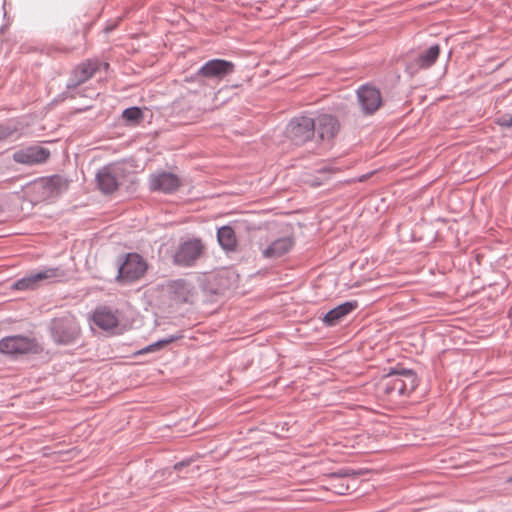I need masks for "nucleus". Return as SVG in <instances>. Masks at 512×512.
Instances as JSON below:
<instances>
[{"label":"nucleus","mask_w":512,"mask_h":512,"mask_svg":"<svg viewBox=\"0 0 512 512\" xmlns=\"http://www.w3.org/2000/svg\"><path fill=\"white\" fill-rule=\"evenodd\" d=\"M418 386L416 373L404 367L391 368L383 377L380 387L389 397L407 396Z\"/></svg>","instance_id":"1"},{"label":"nucleus","mask_w":512,"mask_h":512,"mask_svg":"<svg viewBox=\"0 0 512 512\" xmlns=\"http://www.w3.org/2000/svg\"><path fill=\"white\" fill-rule=\"evenodd\" d=\"M108 68L109 63L98 58L85 59L77 64L71 71L64 92L65 97L75 99L77 96H82L83 94L78 90V87L93 78L101 69L106 71Z\"/></svg>","instance_id":"2"},{"label":"nucleus","mask_w":512,"mask_h":512,"mask_svg":"<svg viewBox=\"0 0 512 512\" xmlns=\"http://www.w3.org/2000/svg\"><path fill=\"white\" fill-rule=\"evenodd\" d=\"M148 270L147 261L136 252H130L119 257L116 280L129 284L140 280Z\"/></svg>","instance_id":"3"},{"label":"nucleus","mask_w":512,"mask_h":512,"mask_svg":"<svg viewBox=\"0 0 512 512\" xmlns=\"http://www.w3.org/2000/svg\"><path fill=\"white\" fill-rule=\"evenodd\" d=\"M129 174L124 164L111 163L105 165L95 175L96 186L101 193L110 195L118 190Z\"/></svg>","instance_id":"4"},{"label":"nucleus","mask_w":512,"mask_h":512,"mask_svg":"<svg viewBox=\"0 0 512 512\" xmlns=\"http://www.w3.org/2000/svg\"><path fill=\"white\" fill-rule=\"evenodd\" d=\"M50 333L55 343L69 345L80 337L81 328L75 316L66 314L51 320Z\"/></svg>","instance_id":"5"},{"label":"nucleus","mask_w":512,"mask_h":512,"mask_svg":"<svg viewBox=\"0 0 512 512\" xmlns=\"http://www.w3.org/2000/svg\"><path fill=\"white\" fill-rule=\"evenodd\" d=\"M205 245L200 238L181 242L173 255V263L179 267H192L204 254Z\"/></svg>","instance_id":"6"},{"label":"nucleus","mask_w":512,"mask_h":512,"mask_svg":"<svg viewBox=\"0 0 512 512\" xmlns=\"http://www.w3.org/2000/svg\"><path fill=\"white\" fill-rule=\"evenodd\" d=\"M315 134V120L309 116H298L290 120V147L301 146Z\"/></svg>","instance_id":"7"},{"label":"nucleus","mask_w":512,"mask_h":512,"mask_svg":"<svg viewBox=\"0 0 512 512\" xmlns=\"http://www.w3.org/2000/svg\"><path fill=\"white\" fill-rule=\"evenodd\" d=\"M37 351L34 338L23 335L7 336L0 340V352L7 355H24Z\"/></svg>","instance_id":"8"},{"label":"nucleus","mask_w":512,"mask_h":512,"mask_svg":"<svg viewBox=\"0 0 512 512\" xmlns=\"http://www.w3.org/2000/svg\"><path fill=\"white\" fill-rule=\"evenodd\" d=\"M357 100L364 115H373L382 105V95L378 88L364 84L357 89Z\"/></svg>","instance_id":"9"},{"label":"nucleus","mask_w":512,"mask_h":512,"mask_svg":"<svg viewBox=\"0 0 512 512\" xmlns=\"http://www.w3.org/2000/svg\"><path fill=\"white\" fill-rule=\"evenodd\" d=\"M50 155L49 149L40 145H31L16 150L12 158L16 163L33 166L45 163Z\"/></svg>","instance_id":"10"},{"label":"nucleus","mask_w":512,"mask_h":512,"mask_svg":"<svg viewBox=\"0 0 512 512\" xmlns=\"http://www.w3.org/2000/svg\"><path fill=\"white\" fill-rule=\"evenodd\" d=\"M180 185V178L172 172L159 171L149 176V189L152 192L172 194L179 189Z\"/></svg>","instance_id":"11"},{"label":"nucleus","mask_w":512,"mask_h":512,"mask_svg":"<svg viewBox=\"0 0 512 512\" xmlns=\"http://www.w3.org/2000/svg\"><path fill=\"white\" fill-rule=\"evenodd\" d=\"M440 55V46L434 44L415 58H409L406 62L405 71L410 75H416L420 70L432 67Z\"/></svg>","instance_id":"12"},{"label":"nucleus","mask_w":512,"mask_h":512,"mask_svg":"<svg viewBox=\"0 0 512 512\" xmlns=\"http://www.w3.org/2000/svg\"><path fill=\"white\" fill-rule=\"evenodd\" d=\"M36 186L43 198H55L68 190L69 181L65 177L55 174L39 179Z\"/></svg>","instance_id":"13"},{"label":"nucleus","mask_w":512,"mask_h":512,"mask_svg":"<svg viewBox=\"0 0 512 512\" xmlns=\"http://www.w3.org/2000/svg\"><path fill=\"white\" fill-rule=\"evenodd\" d=\"M234 64L224 59H212L207 61L195 74L196 77H205L221 80L234 72Z\"/></svg>","instance_id":"14"},{"label":"nucleus","mask_w":512,"mask_h":512,"mask_svg":"<svg viewBox=\"0 0 512 512\" xmlns=\"http://www.w3.org/2000/svg\"><path fill=\"white\" fill-rule=\"evenodd\" d=\"M60 276L59 268H45L38 272H32L17 280L14 284V288L17 290L35 289L39 281L54 279Z\"/></svg>","instance_id":"15"},{"label":"nucleus","mask_w":512,"mask_h":512,"mask_svg":"<svg viewBox=\"0 0 512 512\" xmlns=\"http://www.w3.org/2000/svg\"><path fill=\"white\" fill-rule=\"evenodd\" d=\"M340 130L338 119L331 114H322L315 121V132L322 141L333 140Z\"/></svg>","instance_id":"16"},{"label":"nucleus","mask_w":512,"mask_h":512,"mask_svg":"<svg viewBox=\"0 0 512 512\" xmlns=\"http://www.w3.org/2000/svg\"><path fill=\"white\" fill-rule=\"evenodd\" d=\"M170 297L177 303L190 302L193 294L194 287L185 279H176L168 284Z\"/></svg>","instance_id":"17"},{"label":"nucleus","mask_w":512,"mask_h":512,"mask_svg":"<svg viewBox=\"0 0 512 512\" xmlns=\"http://www.w3.org/2000/svg\"><path fill=\"white\" fill-rule=\"evenodd\" d=\"M357 308L356 301H347L328 311L322 318L325 326L333 327Z\"/></svg>","instance_id":"18"},{"label":"nucleus","mask_w":512,"mask_h":512,"mask_svg":"<svg viewBox=\"0 0 512 512\" xmlns=\"http://www.w3.org/2000/svg\"><path fill=\"white\" fill-rule=\"evenodd\" d=\"M93 322L96 326L101 328L102 330H111L118 326V318L111 311V309L107 307H98L93 313L92 316Z\"/></svg>","instance_id":"19"},{"label":"nucleus","mask_w":512,"mask_h":512,"mask_svg":"<svg viewBox=\"0 0 512 512\" xmlns=\"http://www.w3.org/2000/svg\"><path fill=\"white\" fill-rule=\"evenodd\" d=\"M219 245L226 251H234L237 240L234 230L230 226H222L217 231Z\"/></svg>","instance_id":"20"},{"label":"nucleus","mask_w":512,"mask_h":512,"mask_svg":"<svg viewBox=\"0 0 512 512\" xmlns=\"http://www.w3.org/2000/svg\"><path fill=\"white\" fill-rule=\"evenodd\" d=\"M288 252V238H279L268 245L262 254L266 259H278Z\"/></svg>","instance_id":"21"},{"label":"nucleus","mask_w":512,"mask_h":512,"mask_svg":"<svg viewBox=\"0 0 512 512\" xmlns=\"http://www.w3.org/2000/svg\"><path fill=\"white\" fill-rule=\"evenodd\" d=\"M20 122L16 119H8L0 122V141H5L10 138H19L22 133Z\"/></svg>","instance_id":"22"},{"label":"nucleus","mask_w":512,"mask_h":512,"mask_svg":"<svg viewBox=\"0 0 512 512\" xmlns=\"http://www.w3.org/2000/svg\"><path fill=\"white\" fill-rule=\"evenodd\" d=\"M212 283L216 286L213 288L215 294L223 295L231 287V280L228 276V272H218L213 276Z\"/></svg>","instance_id":"23"},{"label":"nucleus","mask_w":512,"mask_h":512,"mask_svg":"<svg viewBox=\"0 0 512 512\" xmlns=\"http://www.w3.org/2000/svg\"><path fill=\"white\" fill-rule=\"evenodd\" d=\"M122 117L129 123L137 124L143 119V112L139 107L133 106L126 108L122 112Z\"/></svg>","instance_id":"24"},{"label":"nucleus","mask_w":512,"mask_h":512,"mask_svg":"<svg viewBox=\"0 0 512 512\" xmlns=\"http://www.w3.org/2000/svg\"><path fill=\"white\" fill-rule=\"evenodd\" d=\"M182 337H183V335L181 333H179L177 335H170L167 338L160 339V340L150 344V347H152L155 352V351L162 349L166 345H168L172 342H175L176 340L181 339Z\"/></svg>","instance_id":"25"},{"label":"nucleus","mask_w":512,"mask_h":512,"mask_svg":"<svg viewBox=\"0 0 512 512\" xmlns=\"http://www.w3.org/2000/svg\"><path fill=\"white\" fill-rule=\"evenodd\" d=\"M496 123L505 128H512V114L504 113L496 117Z\"/></svg>","instance_id":"26"},{"label":"nucleus","mask_w":512,"mask_h":512,"mask_svg":"<svg viewBox=\"0 0 512 512\" xmlns=\"http://www.w3.org/2000/svg\"><path fill=\"white\" fill-rule=\"evenodd\" d=\"M337 171H339L338 168H334V167H331V166H324L321 169H319V173L320 174L335 173Z\"/></svg>","instance_id":"27"},{"label":"nucleus","mask_w":512,"mask_h":512,"mask_svg":"<svg viewBox=\"0 0 512 512\" xmlns=\"http://www.w3.org/2000/svg\"><path fill=\"white\" fill-rule=\"evenodd\" d=\"M150 352H154V350H153L152 347H150V345H148L145 348L141 349L138 353L139 354H146V353H150Z\"/></svg>","instance_id":"28"},{"label":"nucleus","mask_w":512,"mask_h":512,"mask_svg":"<svg viewBox=\"0 0 512 512\" xmlns=\"http://www.w3.org/2000/svg\"><path fill=\"white\" fill-rule=\"evenodd\" d=\"M150 352H154V350H153L152 347H150V345H148L145 348L141 349L138 353L139 354H146V353H150Z\"/></svg>","instance_id":"29"},{"label":"nucleus","mask_w":512,"mask_h":512,"mask_svg":"<svg viewBox=\"0 0 512 512\" xmlns=\"http://www.w3.org/2000/svg\"><path fill=\"white\" fill-rule=\"evenodd\" d=\"M293 450L295 451V454H299V455H303V456H308L310 454L308 451L297 452L296 448H293Z\"/></svg>","instance_id":"30"},{"label":"nucleus","mask_w":512,"mask_h":512,"mask_svg":"<svg viewBox=\"0 0 512 512\" xmlns=\"http://www.w3.org/2000/svg\"><path fill=\"white\" fill-rule=\"evenodd\" d=\"M184 465H185L184 462H180V463H176L174 467H175L176 470H178L180 467H182Z\"/></svg>","instance_id":"31"},{"label":"nucleus","mask_w":512,"mask_h":512,"mask_svg":"<svg viewBox=\"0 0 512 512\" xmlns=\"http://www.w3.org/2000/svg\"><path fill=\"white\" fill-rule=\"evenodd\" d=\"M297 492H298V491L293 490V491H292V494H290V495H289V498H290V499L294 498V497L296 496L295 494H296Z\"/></svg>","instance_id":"32"},{"label":"nucleus","mask_w":512,"mask_h":512,"mask_svg":"<svg viewBox=\"0 0 512 512\" xmlns=\"http://www.w3.org/2000/svg\"><path fill=\"white\" fill-rule=\"evenodd\" d=\"M507 482L512 484V476L508 478Z\"/></svg>","instance_id":"33"},{"label":"nucleus","mask_w":512,"mask_h":512,"mask_svg":"<svg viewBox=\"0 0 512 512\" xmlns=\"http://www.w3.org/2000/svg\"><path fill=\"white\" fill-rule=\"evenodd\" d=\"M313 185L318 186V185H320V182L313 183Z\"/></svg>","instance_id":"34"}]
</instances>
